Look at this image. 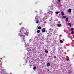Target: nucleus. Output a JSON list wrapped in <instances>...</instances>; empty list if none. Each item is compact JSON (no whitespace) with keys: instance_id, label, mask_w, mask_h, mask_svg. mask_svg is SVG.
Listing matches in <instances>:
<instances>
[{"instance_id":"obj_16","label":"nucleus","mask_w":74,"mask_h":74,"mask_svg":"<svg viewBox=\"0 0 74 74\" xmlns=\"http://www.w3.org/2000/svg\"><path fill=\"white\" fill-rule=\"evenodd\" d=\"M24 29V27H22V28L21 29V30H23Z\"/></svg>"},{"instance_id":"obj_9","label":"nucleus","mask_w":74,"mask_h":74,"mask_svg":"<svg viewBox=\"0 0 74 74\" xmlns=\"http://www.w3.org/2000/svg\"><path fill=\"white\" fill-rule=\"evenodd\" d=\"M68 20H69V18H66V20H65L66 22H67Z\"/></svg>"},{"instance_id":"obj_25","label":"nucleus","mask_w":74,"mask_h":74,"mask_svg":"<svg viewBox=\"0 0 74 74\" xmlns=\"http://www.w3.org/2000/svg\"><path fill=\"white\" fill-rule=\"evenodd\" d=\"M54 58H56V56H54Z\"/></svg>"},{"instance_id":"obj_5","label":"nucleus","mask_w":74,"mask_h":74,"mask_svg":"<svg viewBox=\"0 0 74 74\" xmlns=\"http://www.w3.org/2000/svg\"><path fill=\"white\" fill-rule=\"evenodd\" d=\"M58 27H61V24H58L57 25Z\"/></svg>"},{"instance_id":"obj_15","label":"nucleus","mask_w":74,"mask_h":74,"mask_svg":"<svg viewBox=\"0 0 74 74\" xmlns=\"http://www.w3.org/2000/svg\"><path fill=\"white\" fill-rule=\"evenodd\" d=\"M22 41L23 42V41H25V39L23 38L22 39Z\"/></svg>"},{"instance_id":"obj_17","label":"nucleus","mask_w":74,"mask_h":74,"mask_svg":"<svg viewBox=\"0 0 74 74\" xmlns=\"http://www.w3.org/2000/svg\"><path fill=\"white\" fill-rule=\"evenodd\" d=\"M71 34H74V32L73 31H72V32H71Z\"/></svg>"},{"instance_id":"obj_12","label":"nucleus","mask_w":74,"mask_h":74,"mask_svg":"<svg viewBox=\"0 0 74 74\" xmlns=\"http://www.w3.org/2000/svg\"><path fill=\"white\" fill-rule=\"evenodd\" d=\"M41 29V27H38V29H39V30H40V29Z\"/></svg>"},{"instance_id":"obj_14","label":"nucleus","mask_w":74,"mask_h":74,"mask_svg":"<svg viewBox=\"0 0 74 74\" xmlns=\"http://www.w3.org/2000/svg\"><path fill=\"white\" fill-rule=\"evenodd\" d=\"M71 31H73L74 30V28H71Z\"/></svg>"},{"instance_id":"obj_19","label":"nucleus","mask_w":74,"mask_h":74,"mask_svg":"<svg viewBox=\"0 0 74 74\" xmlns=\"http://www.w3.org/2000/svg\"><path fill=\"white\" fill-rule=\"evenodd\" d=\"M36 69V66H34L33 68L34 70H35Z\"/></svg>"},{"instance_id":"obj_4","label":"nucleus","mask_w":74,"mask_h":74,"mask_svg":"<svg viewBox=\"0 0 74 74\" xmlns=\"http://www.w3.org/2000/svg\"><path fill=\"white\" fill-rule=\"evenodd\" d=\"M61 14L62 16H63V15H64V12H61Z\"/></svg>"},{"instance_id":"obj_21","label":"nucleus","mask_w":74,"mask_h":74,"mask_svg":"<svg viewBox=\"0 0 74 74\" xmlns=\"http://www.w3.org/2000/svg\"><path fill=\"white\" fill-rule=\"evenodd\" d=\"M57 1L59 3H60V0H57Z\"/></svg>"},{"instance_id":"obj_28","label":"nucleus","mask_w":74,"mask_h":74,"mask_svg":"<svg viewBox=\"0 0 74 74\" xmlns=\"http://www.w3.org/2000/svg\"><path fill=\"white\" fill-rule=\"evenodd\" d=\"M48 71H49V70H48Z\"/></svg>"},{"instance_id":"obj_18","label":"nucleus","mask_w":74,"mask_h":74,"mask_svg":"<svg viewBox=\"0 0 74 74\" xmlns=\"http://www.w3.org/2000/svg\"><path fill=\"white\" fill-rule=\"evenodd\" d=\"M20 36L21 37H23H23H24V36H23V35H20Z\"/></svg>"},{"instance_id":"obj_23","label":"nucleus","mask_w":74,"mask_h":74,"mask_svg":"<svg viewBox=\"0 0 74 74\" xmlns=\"http://www.w3.org/2000/svg\"><path fill=\"white\" fill-rule=\"evenodd\" d=\"M49 14H51V11H49V13H48Z\"/></svg>"},{"instance_id":"obj_8","label":"nucleus","mask_w":74,"mask_h":74,"mask_svg":"<svg viewBox=\"0 0 74 74\" xmlns=\"http://www.w3.org/2000/svg\"><path fill=\"white\" fill-rule=\"evenodd\" d=\"M45 52L46 53H48V51H47V50H45Z\"/></svg>"},{"instance_id":"obj_24","label":"nucleus","mask_w":74,"mask_h":74,"mask_svg":"<svg viewBox=\"0 0 74 74\" xmlns=\"http://www.w3.org/2000/svg\"><path fill=\"white\" fill-rule=\"evenodd\" d=\"M53 11H51V14H52V13H53Z\"/></svg>"},{"instance_id":"obj_22","label":"nucleus","mask_w":74,"mask_h":74,"mask_svg":"<svg viewBox=\"0 0 74 74\" xmlns=\"http://www.w3.org/2000/svg\"><path fill=\"white\" fill-rule=\"evenodd\" d=\"M58 12H56V14H58Z\"/></svg>"},{"instance_id":"obj_6","label":"nucleus","mask_w":74,"mask_h":74,"mask_svg":"<svg viewBox=\"0 0 74 74\" xmlns=\"http://www.w3.org/2000/svg\"><path fill=\"white\" fill-rule=\"evenodd\" d=\"M67 17L66 16H63L62 17V19H66Z\"/></svg>"},{"instance_id":"obj_3","label":"nucleus","mask_w":74,"mask_h":74,"mask_svg":"<svg viewBox=\"0 0 74 74\" xmlns=\"http://www.w3.org/2000/svg\"><path fill=\"white\" fill-rule=\"evenodd\" d=\"M68 25L70 27H71V23H68Z\"/></svg>"},{"instance_id":"obj_10","label":"nucleus","mask_w":74,"mask_h":74,"mask_svg":"<svg viewBox=\"0 0 74 74\" xmlns=\"http://www.w3.org/2000/svg\"><path fill=\"white\" fill-rule=\"evenodd\" d=\"M40 30H38L37 31V33H40Z\"/></svg>"},{"instance_id":"obj_20","label":"nucleus","mask_w":74,"mask_h":74,"mask_svg":"<svg viewBox=\"0 0 74 74\" xmlns=\"http://www.w3.org/2000/svg\"><path fill=\"white\" fill-rule=\"evenodd\" d=\"M60 43H63V42L62 40H60Z\"/></svg>"},{"instance_id":"obj_26","label":"nucleus","mask_w":74,"mask_h":74,"mask_svg":"<svg viewBox=\"0 0 74 74\" xmlns=\"http://www.w3.org/2000/svg\"><path fill=\"white\" fill-rule=\"evenodd\" d=\"M67 60H69V59H67Z\"/></svg>"},{"instance_id":"obj_7","label":"nucleus","mask_w":74,"mask_h":74,"mask_svg":"<svg viewBox=\"0 0 74 74\" xmlns=\"http://www.w3.org/2000/svg\"><path fill=\"white\" fill-rule=\"evenodd\" d=\"M47 66H50V63H48L47 64Z\"/></svg>"},{"instance_id":"obj_11","label":"nucleus","mask_w":74,"mask_h":74,"mask_svg":"<svg viewBox=\"0 0 74 74\" xmlns=\"http://www.w3.org/2000/svg\"><path fill=\"white\" fill-rule=\"evenodd\" d=\"M36 23H38L39 22V21L38 20L36 21Z\"/></svg>"},{"instance_id":"obj_13","label":"nucleus","mask_w":74,"mask_h":74,"mask_svg":"<svg viewBox=\"0 0 74 74\" xmlns=\"http://www.w3.org/2000/svg\"><path fill=\"white\" fill-rule=\"evenodd\" d=\"M27 32H25L24 33V34H25V35H27Z\"/></svg>"},{"instance_id":"obj_27","label":"nucleus","mask_w":74,"mask_h":74,"mask_svg":"<svg viewBox=\"0 0 74 74\" xmlns=\"http://www.w3.org/2000/svg\"><path fill=\"white\" fill-rule=\"evenodd\" d=\"M21 32V31H19V32Z\"/></svg>"},{"instance_id":"obj_1","label":"nucleus","mask_w":74,"mask_h":74,"mask_svg":"<svg viewBox=\"0 0 74 74\" xmlns=\"http://www.w3.org/2000/svg\"><path fill=\"white\" fill-rule=\"evenodd\" d=\"M42 31L43 33H44L45 32V28H43L42 29Z\"/></svg>"},{"instance_id":"obj_2","label":"nucleus","mask_w":74,"mask_h":74,"mask_svg":"<svg viewBox=\"0 0 74 74\" xmlns=\"http://www.w3.org/2000/svg\"><path fill=\"white\" fill-rule=\"evenodd\" d=\"M68 12H69V13L71 12V9H69L68 11Z\"/></svg>"}]
</instances>
